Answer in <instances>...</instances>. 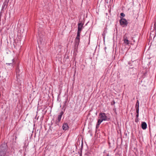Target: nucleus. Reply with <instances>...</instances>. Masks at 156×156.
<instances>
[{
	"instance_id": "nucleus-10",
	"label": "nucleus",
	"mask_w": 156,
	"mask_h": 156,
	"mask_svg": "<svg viewBox=\"0 0 156 156\" xmlns=\"http://www.w3.org/2000/svg\"><path fill=\"white\" fill-rule=\"evenodd\" d=\"M8 4H6V3L4 2L2 6V11H4L3 9H5V8L6 9L7 8V6H8Z\"/></svg>"
},
{
	"instance_id": "nucleus-22",
	"label": "nucleus",
	"mask_w": 156,
	"mask_h": 156,
	"mask_svg": "<svg viewBox=\"0 0 156 156\" xmlns=\"http://www.w3.org/2000/svg\"><path fill=\"white\" fill-rule=\"evenodd\" d=\"M12 63H6V64L8 65H10V64H12Z\"/></svg>"
},
{
	"instance_id": "nucleus-18",
	"label": "nucleus",
	"mask_w": 156,
	"mask_h": 156,
	"mask_svg": "<svg viewBox=\"0 0 156 156\" xmlns=\"http://www.w3.org/2000/svg\"><path fill=\"white\" fill-rule=\"evenodd\" d=\"M79 44H78L75 43V45H74V46H75V47H78Z\"/></svg>"
},
{
	"instance_id": "nucleus-11",
	"label": "nucleus",
	"mask_w": 156,
	"mask_h": 156,
	"mask_svg": "<svg viewBox=\"0 0 156 156\" xmlns=\"http://www.w3.org/2000/svg\"><path fill=\"white\" fill-rule=\"evenodd\" d=\"M103 120L101 119H99L98 120V122L97 124H98V125H100L101 123L103 121Z\"/></svg>"
},
{
	"instance_id": "nucleus-27",
	"label": "nucleus",
	"mask_w": 156,
	"mask_h": 156,
	"mask_svg": "<svg viewBox=\"0 0 156 156\" xmlns=\"http://www.w3.org/2000/svg\"><path fill=\"white\" fill-rule=\"evenodd\" d=\"M105 37V36H104L103 37V38H104Z\"/></svg>"
},
{
	"instance_id": "nucleus-21",
	"label": "nucleus",
	"mask_w": 156,
	"mask_h": 156,
	"mask_svg": "<svg viewBox=\"0 0 156 156\" xmlns=\"http://www.w3.org/2000/svg\"><path fill=\"white\" fill-rule=\"evenodd\" d=\"M138 117H139V114H137L136 115V118H138Z\"/></svg>"
},
{
	"instance_id": "nucleus-13",
	"label": "nucleus",
	"mask_w": 156,
	"mask_h": 156,
	"mask_svg": "<svg viewBox=\"0 0 156 156\" xmlns=\"http://www.w3.org/2000/svg\"><path fill=\"white\" fill-rule=\"evenodd\" d=\"M67 100H68V99H66V101L64 102L63 105V108H64L66 105V103H67Z\"/></svg>"
},
{
	"instance_id": "nucleus-2",
	"label": "nucleus",
	"mask_w": 156,
	"mask_h": 156,
	"mask_svg": "<svg viewBox=\"0 0 156 156\" xmlns=\"http://www.w3.org/2000/svg\"><path fill=\"white\" fill-rule=\"evenodd\" d=\"M83 24L81 22L79 23L78 24V30L77 34L80 35L81 32L83 27Z\"/></svg>"
},
{
	"instance_id": "nucleus-12",
	"label": "nucleus",
	"mask_w": 156,
	"mask_h": 156,
	"mask_svg": "<svg viewBox=\"0 0 156 156\" xmlns=\"http://www.w3.org/2000/svg\"><path fill=\"white\" fill-rule=\"evenodd\" d=\"M139 103L138 100H137L136 105V108H139Z\"/></svg>"
},
{
	"instance_id": "nucleus-24",
	"label": "nucleus",
	"mask_w": 156,
	"mask_h": 156,
	"mask_svg": "<svg viewBox=\"0 0 156 156\" xmlns=\"http://www.w3.org/2000/svg\"><path fill=\"white\" fill-rule=\"evenodd\" d=\"M1 15H2V14H1V13H0V21H1Z\"/></svg>"
},
{
	"instance_id": "nucleus-16",
	"label": "nucleus",
	"mask_w": 156,
	"mask_h": 156,
	"mask_svg": "<svg viewBox=\"0 0 156 156\" xmlns=\"http://www.w3.org/2000/svg\"><path fill=\"white\" fill-rule=\"evenodd\" d=\"M136 112L137 114H139V108H136Z\"/></svg>"
},
{
	"instance_id": "nucleus-3",
	"label": "nucleus",
	"mask_w": 156,
	"mask_h": 156,
	"mask_svg": "<svg viewBox=\"0 0 156 156\" xmlns=\"http://www.w3.org/2000/svg\"><path fill=\"white\" fill-rule=\"evenodd\" d=\"M120 23L123 27L126 26L128 24V22L124 18L121 19L119 21Z\"/></svg>"
},
{
	"instance_id": "nucleus-23",
	"label": "nucleus",
	"mask_w": 156,
	"mask_h": 156,
	"mask_svg": "<svg viewBox=\"0 0 156 156\" xmlns=\"http://www.w3.org/2000/svg\"><path fill=\"white\" fill-rule=\"evenodd\" d=\"M154 27L155 28L156 27V22H155V23H154Z\"/></svg>"
},
{
	"instance_id": "nucleus-14",
	"label": "nucleus",
	"mask_w": 156,
	"mask_h": 156,
	"mask_svg": "<svg viewBox=\"0 0 156 156\" xmlns=\"http://www.w3.org/2000/svg\"><path fill=\"white\" fill-rule=\"evenodd\" d=\"M120 16L122 17H123L125 16V15L124 13L122 12L121 13Z\"/></svg>"
},
{
	"instance_id": "nucleus-7",
	"label": "nucleus",
	"mask_w": 156,
	"mask_h": 156,
	"mask_svg": "<svg viewBox=\"0 0 156 156\" xmlns=\"http://www.w3.org/2000/svg\"><path fill=\"white\" fill-rule=\"evenodd\" d=\"M62 129L65 130H68L69 128V127L67 123H65L63 124L62 126Z\"/></svg>"
},
{
	"instance_id": "nucleus-26",
	"label": "nucleus",
	"mask_w": 156,
	"mask_h": 156,
	"mask_svg": "<svg viewBox=\"0 0 156 156\" xmlns=\"http://www.w3.org/2000/svg\"><path fill=\"white\" fill-rule=\"evenodd\" d=\"M14 59H13L12 60V63H13L14 62Z\"/></svg>"
},
{
	"instance_id": "nucleus-25",
	"label": "nucleus",
	"mask_w": 156,
	"mask_h": 156,
	"mask_svg": "<svg viewBox=\"0 0 156 156\" xmlns=\"http://www.w3.org/2000/svg\"><path fill=\"white\" fill-rule=\"evenodd\" d=\"M105 33H103V34H102L103 36H104V35H105Z\"/></svg>"
},
{
	"instance_id": "nucleus-8",
	"label": "nucleus",
	"mask_w": 156,
	"mask_h": 156,
	"mask_svg": "<svg viewBox=\"0 0 156 156\" xmlns=\"http://www.w3.org/2000/svg\"><path fill=\"white\" fill-rule=\"evenodd\" d=\"M80 36V35L77 34V36L75 39V43L79 44Z\"/></svg>"
},
{
	"instance_id": "nucleus-5",
	"label": "nucleus",
	"mask_w": 156,
	"mask_h": 156,
	"mask_svg": "<svg viewBox=\"0 0 156 156\" xmlns=\"http://www.w3.org/2000/svg\"><path fill=\"white\" fill-rule=\"evenodd\" d=\"M63 114V112L62 111L60 113V114L58 115V119L55 122V124L57 125H59V122L61 121V118L62 117V115Z\"/></svg>"
},
{
	"instance_id": "nucleus-15",
	"label": "nucleus",
	"mask_w": 156,
	"mask_h": 156,
	"mask_svg": "<svg viewBox=\"0 0 156 156\" xmlns=\"http://www.w3.org/2000/svg\"><path fill=\"white\" fill-rule=\"evenodd\" d=\"M78 48V47H76L74 46V51H76L77 50V49Z\"/></svg>"
},
{
	"instance_id": "nucleus-20",
	"label": "nucleus",
	"mask_w": 156,
	"mask_h": 156,
	"mask_svg": "<svg viewBox=\"0 0 156 156\" xmlns=\"http://www.w3.org/2000/svg\"><path fill=\"white\" fill-rule=\"evenodd\" d=\"M135 121L136 122H138V118H136V119H135Z\"/></svg>"
},
{
	"instance_id": "nucleus-9",
	"label": "nucleus",
	"mask_w": 156,
	"mask_h": 156,
	"mask_svg": "<svg viewBox=\"0 0 156 156\" xmlns=\"http://www.w3.org/2000/svg\"><path fill=\"white\" fill-rule=\"evenodd\" d=\"M141 126L142 129H145L147 128V124L145 122H142Z\"/></svg>"
},
{
	"instance_id": "nucleus-6",
	"label": "nucleus",
	"mask_w": 156,
	"mask_h": 156,
	"mask_svg": "<svg viewBox=\"0 0 156 156\" xmlns=\"http://www.w3.org/2000/svg\"><path fill=\"white\" fill-rule=\"evenodd\" d=\"M123 41L124 43L125 44L128 45L129 44L130 42L128 40L127 37L126 36V34L124 35V37Z\"/></svg>"
},
{
	"instance_id": "nucleus-4",
	"label": "nucleus",
	"mask_w": 156,
	"mask_h": 156,
	"mask_svg": "<svg viewBox=\"0 0 156 156\" xmlns=\"http://www.w3.org/2000/svg\"><path fill=\"white\" fill-rule=\"evenodd\" d=\"M5 152L4 147H0V156H5Z\"/></svg>"
},
{
	"instance_id": "nucleus-19",
	"label": "nucleus",
	"mask_w": 156,
	"mask_h": 156,
	"mask_svg": "<svg viewBox=\"0 0 156 156\" xmlns=\"http://www.w3.org/2000/svg\"><path fill=\"white\" fill-rule=\"evenodd\" d=\"M99 125H98V124H97V125H96V129H98V128Z\"/></svg>"
},
{
	"instance_id": "nucleus-17",
	"label": "nucleus",
	"mask_w": 156,
	"mask_h": 156,
	"mask_svg": "<svg viewBox=\"0 0 156 156\" xmlns=\"http://www.w3.org/2000/svg\"><path fill=\"white\" fill-rule=\"evenodd\" d=\"M9 0H5V2H4L6 3V4H8L9 2Z\"/></svg>"
},
{
	"instance_id": "nucleus-1",
	"label": "nucleus",
	"mask_w": 156,
	"mask_h": 156,
	"mask_svg": "<svg viewBox=\"0 0 156 156\" xmlns=\"http://www.w3.org/2000/svg\"><path fill=\"white\" fill-rule=\"evenodd\" d=\"M99 118L103 120V121L109 120V119L108 118L105 114L104 113H100L99 115Z\"/></svg>"
}]
</instances>
